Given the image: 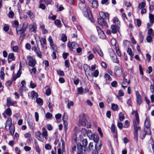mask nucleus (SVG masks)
Wrapping results in <instances>:
<instances>
[{"instance_id":"29","label":"nucleus","mask_w":154,"mask_h":154,"mask_svg":"<svg viewBox=\"0 0 154 154\" xmlns=\"http://www.w3.org/2000/svg\"><path fill=\"white\" fill-rule=\"evenodd\" d=\"M149 17L150 22L151 24V26H152L154 22V16L152 14H150Z\"/></svg>"},{"instance_id":"28","label":"nucleus","mask_w":154,"mask_h":154,"mask_svg":"<svg viewBox=\"0 0 154 154\" xmlns=\"http://www.w3.org/2000/svg\"><path fill=\"white\" fill-rule=\"evenodd\" d=\"M102 144L101 143H98V142L96 143L95 146V149L97 151H98L99 150L101 147Z\"/></svg>"},{"instance_id":"57","label":"nucleus","mask_w":154,"mask_h":154,"mask_svg":"<svg viewBox=\"0 0 154 154\" xmlns=\"http://www.w3.org/2000/svg\"><path fill=\"white\" fill-rule=\"evenodd\" d=\"M67 40L66 36L64 35L63 34L61 36V40L63 42H65Z\"/></svg>"},{"instance_id":"19","label":"nucleus","mask_w":154,"mask_h":154,"mask_svg":"<svg viewBox=\"0 0 154 154\" xmlns=\"http://www.w3.org/2000/svg\"><path fill=\"white\" fill-rule=\"evenodd\" d=\"M7 106L9 107L11 105L14 106V104L16 103V102H13L10 97H8L7 99Z\"/></svg>"},{"instance_id":"43","label":"nucleus","mask_w":154,"mask_h":154,"mask_svg":"<svg viewBox=\"0 0 154 154\" xmlns=\"http://www.w3.org/2000/svg\"><path fill=\"white\" fill-rule=\"evenodd\" d=\"M146 5L145 2H142L139 4V8L140 9H142L144 8Z\"/></svg>"},{"instance_id":"3","label":"nucleus","mask_w":154,"mask_h":154,"mask_svg":"<svg viewBox=\"0 0 154 154\" xmlns=\"http://www.w3.org/2000/svg\"><path fill=\"white\" fill-rule=\"evenodd\" d=\"M84 15L86 17L90 19L92 18V15L90 8L87 7L82 10Z\"/></svg>"},{"instance_id":"46","label":"nucleus","mask_w":154,"mask_h":154,"mask_svg":"<svg viewBox=\"0 0 154 154\" xmlns=\"http://www.w3.org/2000/svg\"><path fill=\"white\" fill-rule=\"evenodd\" d=\"M87 134L89 139L92 138V136L93 135L90 130H88L87 131Z\"/></svg>"},{"instance_id":"49","label":"nucleus","mask_w":154,"mask_h":154,"mask_svg":"<svg viewBox=\"0 0 154 154\" xmlns=\"http://www.w3.org/2000/svg\"><path fill=\"white\" fill-rule=\"evenodd\" d=\"M99 74V72L98 70H96L94 72L92 76H94L95 77H97Z\"/></svg>"},{"instance_id":"64","label":"nucleus","mask_w":154,"mask_h":154,"mask_svg":"<svg viewBox=\"0 0 154 154\" xmlns=\"http://www.w3.org/2000/svg\"><path fill=\"white\" fill-rule=\"evenodd\" d=\"M91 40L93 42H96L97 40V37L94 35H91Z\"/></svg>"},{"instance_id":"48","label":"nucleus","mask_w":154,"mask_h":154,"mask_svg":"<svg viewBox=\"0 0 154 154\" xmlns=\"http://www.w3.org/2000/svg\"><path fill=\"white\" fill-rule=\"evenodd\" d=\"M134 127V133H138V130L140 129V127L138 126Z\"/></svg>"},{"instance_id":"22","label":"nucleus","mask_w":154,"mask_h":154,"mask_svg":"<svg viewBox=\"0 0 154 154\" xmlns=\"http://www.w3.org/2000/svg\"><path fill=\"white\" fill-rule=\"evenodd\" d=\"M41 133L39 131H37L36 133L35 136L37 138L39 141H42V137H41Z\"/></svg>"},{"instance_id":"54","label":"nucleus","mask_w":154,"mask_h":154,"mask_svg":"<svg viewBox=\"0 0 154 154\" xmlns=\"http://www.w3.org/2000/svg\"><path fill=\"white\" fill-rule=\"evenodd\" d=\"M57 74L60 76H63L64 75V73L63 71L60 69H58L57 70Z\"/></svg>"},{"instance_id":"13","label":"nucleus","mask_w":154,"mask_h":154,"mask_svg":"<svg viewBox=\"0 0 154 154\" xmlns=\"http://www.w3.org/2000/svg\"><path fill=\"white\" fill-rule=\"evenodd\" d=\"M112 29V32L114 34L116 33L117 31H119L120 26H115L114 24L112 25L111 26Z\"/></svg>"},{"instance_id":"36","label":"nucleus","mask_w":154,"mask_h":154,"mask_svg":"<svg viewBox=\"0 0 154 154\" xmlns=\"http://www.w3.org/2000/svg\"><path fill=\"white\" fill-rule=\"evenodd\" d=\"M98 6V2L95 0H94L92 1V7L94 8H97Z\"/></svg>"},{"instance_id":"51","label":"nucleus","mask_w":154,"mask_h":154,"mask_svg":"<svg viewBox=\"0 0 154 154\" xmlns=\"http://www.w3.org/2000/svg\"><path fill=\"white\" fill-rule=\"evenodd\" d=\"M82 143L83 146L84 148H85L87 146L88 144V141L87 139H83L82 141Z\"/></svg>"},{"instance_id":"6","label":"nucleus","mask_w":154,"mask_h":154,"mask_svg":"<svg viewBox=\"0 0 154 154\" xmlns=\"http://www.w3.org/2000/svg\"><path fill=\"white\" fill-rule=\"evenodd\" d=\"M135 119L133 120V124L134 127L138 126L139 124V119L138 114L137 112L135 113Z\"/></svg>"},{"instance_id":"15","label":"nucleus","mask_w":154,"mask_h":154,"mask_svg":"<svg viewBox=\"0 0 154 154\" xmlns=\"http://www.w3.org/2000/svg\"><path fill=\"white\" fill-rule=\"evenodd\" d=\"M90 139H93L94 141L96 143L98 142L99 138L98 134L97 133H95L92 136V138H90Z\"/></svg>"},{"instance_id":"37","label":"nucleus","mask_w":154,"mask_h":154,"mask_svg":"<svg viewBox=\"0 0 154 154\" xmlns=\"http://www.w3.org/2000/svg\"><path fill=\"white\" fill-rule=\"evenodd\" d=\"M123 84H124V85H129V84L130 83V80H128V81H127V79H125V76L124 75H123Z\"/></svg>"},{"instance_id":"58","label":"nucleus","mask_w":154,"mask_h":154,"mask_svg":"<svg viewBox=\"0 0 154 154\" xmlns=\"http://www.w3.org/2000/svg\"><path fill=\"white\" fill-rule=\"evenodd\" d=\"M117 126L120 129H121L123 127V124L121 122H117Z\"/></svg>"},{"instance_id":"44","label":"nucleus","mask_w":154,"mask_h":154,"mask_svg":"<svg viewBox=\"0 0 154 154\" xmlns=\"http://www.w3.org/2000/svg\"><path fill=\"white\" fill-rule=\"evenodd\" d=\"M19 22L17 20H15L14 21L13 26L14 27L16 28V30L18 29Z\"/></svg>"},{"instance_id":"55","label":"nucleus","mask_w":154,"mask_h":154,"mask_svg":"<svg viewBox=\"0 0 154 154\" xmlns=\"http://www.w3.org/2000/svg\"><path fill=\"white\" fill-rule=\"evenodd\" d=\"M83 68H84V71H85V72H87V70L88 69H90V67L88 66V65L87 64H85L84 65Z\"/></svg>"},{"instance_id":"50","label":"nucleus","mask_w":154,"mask_h":154,"mask_svg":"<svg viewBox=\"0 0 154 154\" xmlns=\"http://www.w3.org/2000/svg\"><path fill=\"white\" fill-rule=\"evenodd\" d=\"M74 104V103L72 101H69L67 103V108L69 109L71 106H73Z\"/></svg>"},{"instance_id":"39","label":"nucleus","mask_w":154,"mask_h":154,"mask_svg":"<svg viewBox=\"0 0 154 154\" xmlns=\"http://www.w3.org/2000/svg\"><path fill=\"white\" fill-rule=\"evenodd\" d=\"M8 59H11L12 60H14L15 59V57L14 54L12 53L9 54L8 55Z\"/></svg>"},{"instance_id":"40","label":"nucleus","mask_w":154,"mask_h":154,"mask_svg":"<svg viewBox=\"0 0 154 154\" xmlns=\"http://www.w3.org/2000/svg\"><path fill=\"white\" fill-rule=\"evenodd\" d=\"M118 105L116 104L113 103L111 105V109L113 111H116L118 108Z\"/></svg>"},{"instance_id":"42","label":"nucleus","mask_w":154,"mask_h":154,"mask_svg":"<svg viewBox=\"0 0 154 154\" xmlns=\"http://www.w3.org/2000/svg\"><path fill=\"white\" fill-rule=\"evenodd\" d=\"M6 114L8 116H10L12 114V112L10 108H7L5 110Z\"/></svg>"},{"instance_id":"10","label":"nucleus","mask_w":154,"mask_h":154,"mask_svg":"<svg viewBox=\"0 0 154 154\" xmlns=\"http://www.w3.org/2000/svg\"><path fill=\"white\" fill-rule=\"evenodd\" d=\"M12 126V119L11 118H9L6 121L5 125V128L6 130H9Z\"/></svg>"},{"instance_id":"24","label":"nucleus","mask_w":154,"mask_h":154,"mask_svg":"<svg viewBox=\"0 0 154 154\" xmlns=\"http://www.w3.org/2000/svg\"><path fill=\"white\" fill-rule=\"evenodd\" d=\"M113 23L115 24V26H120V22L118 19L116 17L114 18L113 19Z\"/></svg>"},{"instance_id":"14","label":"nucleus","mask_w":154,"mask_h":154,"mask_svg":"<svg viewBox=\"0 0 154 154\" xmlns=\"http://www.w3.org/2000/svg\"><path fill=\"white\" fill-rule=\"evenodd\" d=\"M144 125L146 128V130L150 129V124L149 123V118L148 116H146L144 122Z\"/></svg>"},{"instance_id":"1","label":"nucleus","mask_w":154,"mask_h":154,"mask_svg":"<svg viewBox=\"0 0 154 154\" xmlns=\"http://www.w3.org/2000/svg\"><path fill=\"white\" fill-rule=\"evenodd\" d=\"M88 115L85 114H82L80 115L78 122V125L79 126H85L88 122Z\"/></svg>"},{"instance_id":"61","label":"nucleus","mask_w":154,"mask_h":154,"mask_svg":"<svg viewBox=\"0 0 154 154\" xmlns=\"http://www.w3.org/2000/svg\"><path fill=\"white\" fill-rule=\"evenodd\" d=\"M45 147L47 150H50L51 148V146L50 144L48 143L45 144Z\"/></svg>"},{"instance_id":"47","label":"nucleus","mask_w":154,"mask_h":154,"mask_svg":"<svg viewBox=\"0 0 154 154\" xmlns=\"http://www.w3.org/2000/svg\"><path fill=\"white\" fill-rule=\"evenodd\" d=\"M139 36L140 39V42L141 43L143 42V35L142 32H140Z\"/></svg>"},{"instance_id":"53","label":"nucleus","mask_w":154,"mask_h":154,"mask_svg":"<svg viewBox=\"0 0 154 154\" xmlns=\"http://www.w3.org/2000/svg\"><path fill=\"white\" fill-rule=\"evenodd\" d=\"M127 52L128 54L131 56H133L134 55L132 53L131 49V48H128L127 50Z\"/></svg>"},{"instance_id":"4","label":"nucleus","mask_w":154,"mask_h":154,"mask_svg":"<svg viewBox=\"0 0 154 154\" xmlns=\"http://www.w3.org/2000/svg\"><path fill=\"white\" fill-rule=\"evenodd\" d=\"M151 133L150 129L146 130L145 129L144 131H141L140 134V137L142 140H143L145 137L146 135H150Z\"/></svg>"},{"instance_id":"21","label":"nucleus","mask_w":154,"mask_h":154,"mask_svg":"<svg viewBox=\"0 0 154 154\" xmlns=\"http://www.w3.org/2000/svg\"><path fill=\"white\" fill-rule=\"evenodd\" d=\"M67 116L66 115L65 113H64L63 116L62 117V119L64 122V124L65 126V130H66L67 129V123L66 122H65V119H67Z\"/></svg>"},{"instance_id":"12","label":"nucleus","mask_w":154,"mask_h":154,"mask_svg":"<svg viewBox=\"0 0 154 154\" xmlns=\"http://www.w3.org/2000/svg\"><path fill=\"white\" fill-rule=\"evenodd\" d=\"M97 21L98 24L102 26H104L106 28L108 27L107 23L103 19L99 18L98 19Z\"/></svg>"},{"instance_id":"45","label":"nucleus","mask_w":154,"mask_h":154,"mask_svg":"<svg viewBox=\"0 0 154 154\" xmlns=\"http://www.w3.org/2000/svg\"><path fill=\"white\" fill-rule=\"evenodd\" d=\"M87 72H85L86 75L88 79L91 81L93 80L92 76L90 75L89 73H87Z\"/></svg>"},{"instance_id":"26","label":"nucleus","mask_w":154,"mask_h":154,"mask_svg":"<svg viewBox=\"0 0 154 154\" xmlns=\"http://www.w3.org/2000/svg\"><path fill=\"white\" fill-rule=\"evenodd\" d=\"M28 122L30 129L32 130H33L34 129L35 126L34 122L32 121H29Z\"/></svg>"},{"instance_id":"38","label":"nucleus","mask_w":154,"mask_h":154,"mask_svg":"<svg viewBox=\"0 0 154 154\" xmlns=\"http://www.w3.org/2000/svg\"><path fill=\"white\" fill-rule=\"evenodd\" d=\"M119 119L120 121H122L125 119L124 114L122 112H120L119 114Z\"/></svg>"},{"instance_id":"23","label":"nucleus","mask_w":154,"mask_h":154,"mask_svg":"<svg viewBox=\"0 0 154 154\" xmlns=\"http://www.w3.org/2000/svg\"><path fill=\"white\" fill-rule=\"evenodd\" d=\"M54 23L57 27L60 28L62 27V25L60 20L57 19L54 21Z\"/></svg>"},{"instance_id":"34","label":"nucleus","mask_w":154,"mask_h":154,"mask_svg":"<svg viewBox=\"0 0 154 154\" xmlns=\"http://www.w3.org/2000/svg\"><path fill=\"white\" fill-rule=\"evenodd\" d=\"M123 44L124 47L127 48L130 45V42L128 40H125L123 41Z\"/></svg>"},{"instance_id":"60","label":"nucleus","mask_w":154,"mask_h":154,"mask_svg":"<svg viewBox=\"0 0 154 154\" xmlns=\"http://www.w3.org/2000/svg\"><path fill=\"white\" fill-rule=\"evenodd\" d=\"M149 10L151 11H153L154 10V2H152L151 4L150 5L149 7Z\"/></svg>"},{"instance_id":"17","label":"nucleus","mask_w":154,"mask_h":154,"mask_svg":"<svg viewBox=\"0 0 154 154\" xmlns=\"http://www.w3.org/2000/svg\"><path fill=\"white\" fill-rule=\"evenodd\" d=\"M115 72L117 76H120L122 74V71L120 67H116L115 69Z\"/></svg>"},{"instance_id":"18","label":"nucleus","mask_w":154,"mask_h":154,"mask_svg":"<svg viewBox=\"0 0 154 154\" xmlns=\"http://www.w3.org/2000/svg\"><path fill=\"white\" fill-rule=\"evenodd\" d=\"M29 31L30 32H34L36 31L37 26L35 24H31L29 26Z\"/></svg>"},{"instance_id":"30","label":"nucleus","mask_w":154,"mask_h":154,"mask_svg":"<svg viewBox=\"0 0 154 154\" xmlns=\"http://www.w3.org/2000/svg\"><path fill=\"white\" fill-rule=\"evenodd\" d=\"M25 137L27 138L29 141H30L32 140L31 134L29 133H27L24 135Z\"/></svg>"},{"instance_id":"31","label":"nucleus","mask_w":154,"mask_h":154,"mask_svg":"<svg viewBox=\"0 0 154 154\" xmlns=\"http://www.w3.org/2000/svg\"><path fill=\"white\" fill-rule=\"evenodd\" d=\"M112 60L114 62L118 63L119 62L118 58L117 57L116 54L113 52V54L112 56Z\"/></svg>"},{"instance_id":"32","label":"nucleus","mask_w":154,"mask_h":154,"mask_svg":"<svg viewBox=\"0 0 154 154\" xmlns=\"http://www.w3.org/2000/svg\"><path fill=\"white\" fill-rule=\"evenodd\" d=\"M77 148L79 152H82L83 151V146L82 144L80 143L77 144Z\"/></svg>"},{"instance_id":"63","label":"nucleus","mask_w":154,"mask_h":154,"mask_svg":"<svg viewBox=\"0 0 154 154\" xmlns=\"http://www.w3.org/2000/svg\"><path fill=\"white\" fill-rule=\"evenodd\" d=\"M111 44L112 45L115 46L116 44V41L115 38L112 39L110 41Z\"/></svg>"},{"instance_id":"7","label":"nucleus","mask_w":154,"mask_h":154,"mask_svg":"<svg viewBox=\"0 0 154 154\" xmlns=\"http://www.w3.org/2000/svg\"><path fill=\"white\" fill-rule=\"evenodd\" d=\"M78 46L77 44L75 42H69L68 43V46L69 49L71 51H72L73 49L76 48Z\"/></svg>"},{"instance_id":"27","label":"nucleus","mask_w":154,"mask_h":154,"mask_svg":"<svg viewBox=\"0 0 154 154\" xmlns=\"http://www.w3.org/2000/svg\"><path fill=\"white\" fill-rule=\"evenodd\" d=\"M79 8L82 10H83L84 9H85V8L88 7L86 4L85 2L82 3V4H79Z\"/></svg>"},{"instance_id":"59","label":"nucleus","mask_w":154,"mask_h":154,"mask_svg":"<svg viewBox=\"0 0 154 154\" xmlns=\"http://www.w3.org/2000/svg\"><path fill=\"white\" fill-rule=\"evenodd\" d=\"M35 116L36 121L37 122H38L39 120V115L37 112H35Z\"/></svg>"},{"instance_id":"56","label":"nucleus","mask_w":154,"mask_h":154,"mask_svg":"<svg viewBox=\"0 0 154 154\" xmlns=\"http://www.w3.org/2000/svg\"><path fill=\"white\" fill-rule=\"evenodd\" d=\"M14 16V13L12 11H10L8 14V17L10 18H13Z\"/></svg>"},{"instance_id":"62","label":"nucleus","mask_w":154,"mask_h":154,"mask_svg":"<svg viewBox=\"0 0 154 154\" xmlns=\"http://www.w3.org/2000/svg\"><path fill=\"white\" fill-rule=\"evenodd\" d=\"M148 33L149 35L153 36L154 35V34L153 33V30L152 28L149 29Z\"/></svg>"},{"instance_id":"11","label":"nucleus","mask_w":154,"mask_h":154,"mask_svg":"<svg viewBox=\"0 0 154 154\" xmlns=\"http://www.w3.org/2000/svg\"><path fill=\"white\" fill-rule=\"evenodd\" d=\"M21 68L22 66L21 63H20V68L17 73V74L14 75L13 77V80L15 81L17 79L20 77V76L21 74Z\"/></svg>"},{"instance_id":"41","label":"nucleus","mask_w":154,"mask_h":154,"mask_svg":"<svg viewBox=\"0 0 154 154\" xmlns=\"http://www.w3.org/2000/svg\"><path fill=\"white\" fill-rule=\"evenodd\" d=\"M77 91L78 94H82L83 93L82 87H78L77 88Z\"/></svg>"},{"instance_id":"9","label":"nucleus","mask_w":154,"mask_h":154,"mask_svg":"<svg viewBox=\"0 0 154 154\" xmlns=\"http://www.w3.org/2000/svg\"><path fill=\"white\" fill-rule=\"evenodd\" d=\"M111 131L113 134L114 137L116 138L117 137V131L115 125L114 124H112L111 126Z\"/></svg>"},{"instance_id":"25","label":"nucleus","mask_w":154,"mask_h":154,"mask_svg":"<svg viewBox=\"0 0 154 154\" xmlns=\"http://www.w3.org/2000/svg\"><path fill=\"white\" fill-rule=\"evenodd\" d=\"M38 96V94L34 91H32L31 93V97L33 99L34 98H37Z\"/></svg>"},{"instance_id":"5","label":"nucleus","mask_w":154,"mask_h":154,"mask_svg":"<svg viewBox=\"0 0 154 154\" xmlns=\"http://www.w3.org/2000/svg\"><path fill=\"white\" fill-rule=\"evenodd\" d=\"M27 59L29 60L28 65L32 67H34L36 63V61L35 58L31 56H28Z\"/></svg>"},{"instance_id":"52","label":"nucleus","mask_w":154,"mask_h":154,"mask_svg":"<svg viewBox=\"0 0 154 154\" xmlns=\"http://www.w3.org/2000/svg\"><path fill=\"white\" fill-rule=\"evenodd\" d=\"M129 126V123L128 120H126L125 122L124 127L125 128H127Z\"/></svg>"},{"instance_id":"35","label":"nucleus","mask_w":154,"mask_h":154,"mask_svg":"<svg viewBox=\"0 0 154 154\" xmlns=\"http://www.w3.org/2000/svg\"><path fill=\"white\" fill-rule=\"evenodd\" d=\"M36 102L38 104L42 105L43 104V100L42 99L40 98H37Z\"/></svg>"},{"instance_id":"33","label":"nucleus","mask_w":154,"mask_h":154,"mask_svg":"<svg viewBox=\"0 0 154 154\" xmlns=\"http://www.w3.org/2000/svg\"><path fill=\"white\" fill-rule=\"evenodd\" d=\"M26 14L29 15L31 19H33L35 17L34 14L30 11H28L26 13Z\"/></svg>"},{"instance_id":"16","label":"nucleus","mask_w":154,"mask_h":154,"mask_svg":"<svg viewBox=\"0 0 154 154\" xmlns=\"http://www.w3.org/2000/svg\"><path fill=\"white\" fill-rule=\"evenodd\" d=\"M99 14L101 18L104 19H107L109 16V14L108 13H104L103 11L99 12Z\"/></svg>"},{"instance_id":"2","label":"nucleus","mask_w":154,"mask_h":154,"mask_svg":"<svg viewBox=\"0 0 154 154\" xmlns=\"http://www.w3.org/2000/svg\"><path fill=\"white\" fill-rule=\"evenodd\" d=\"M28 25V23L27 22H24L23 24L22 27L19 29H18L16 30L17 34L18 35H20V37H24L27 34L26 29Z\"/></svg>"},{"instance_id":"8","label":"nucleus","mask_w":154,"mask_h":154,"mask_svg":"<svg viewBox=\"0 0 154 154\" xmlns=\"http://www.w3.org/2000/svg\"><path fill=\"white\" fill-rule=\"evenodd\" d=\"M136 97L137 98V103L138 105L141 104L142 100V97L138 91H135Z\"/></svg>"},{"instance_id":"20","label":"nucleus","mask_w":154,"mask_h":154,"mask_svg":"<svg viewBox=\"0 0 154 154\" xmlns=\"http://www.w3.org/2000/svg\"><path fill=\"white\" fill-rule=\"evenodd\" d=\"M42 135L43 137L45 139H47V137L48 136V132L45 128H42Z\"/></svg>"}]
</instances>
